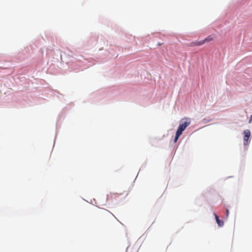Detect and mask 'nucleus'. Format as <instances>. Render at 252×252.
Listing matches in <instances>:
<instances>
[{
	"label": "nucleus",
	"mask_w": 252,
	"mask_h": 252,
	"mask_svg": "<svg viewBox=\"0 0 252 252\" xmlns=\"http://www.w3.org/2000/svg\"><path fill=\"white\" fill-rule=\"evenodd\" d=\"M229 214V211L228 210H226V217H227Z\"/></svg>",
	"instance_id": "1a4fd4ad"
},
{
	"label": "nucleus",
	"mask_w": 252,
	"mask_h": 252,
	"mask_svg": "<svg viewBox=\"0 0 252 252\" xmlns=\"http://www.w3.org/2000/svg\"><path fill=\"white\" fill-rule=\"evenodd\" d=\"M119 195L118 193H110L107 195V200L112 201L114 199H116Z\"/></svg>",
	"instance_id": "7ed1b4c3"
},
{
	"label": "nucleus",
	"mask_w": 252,
	"mask_h": 252,
	"mask_svg": "<svg viewBox=\"0 0 252 252\" xmlns=\"http://www.w3.org/2000/svg\"><path fill=\"white\" fill-rule=\"evenodd\" d=\"M110 212L107 210L101 209L98 211L97 214L99 215H103L106 214H109Z\"/></svg>",
	"instance_id": "39448f33"
},
{
	"label": "nucleus",
	"mask_w": 252,
	"mask_h": 252,
	"mask_svg": "<svg viewBox=\"0 0 252 252\" xmlns=\"http://www.w3.org/2000/svg\"><path fill=\"white\" fill-rule=\"evenodd\" d=\"M205 43L204 39L199 41H195L191 42L189 44L190 46H200L204 44Z\"/></svg>",
	"instance_id": "20e7f679"
},
{
	"label": "nucleus",
	"mask_w": 252,
	"mask_h": 252,
	"mask_svg": "<svg viewBox=\"0 0 252 252\" xmlns=\"http://www.w3.org/2000/svg\"><path fill=\"white\" fill-rule=\"evenodd\" d=\"M190 123L191 121L190 119L187 118H184L180 121L179 126L176 132V135L174 139L175 142L177 141L179 137L182 134L183 131L185 130V129L190 124Z\"/></svg>",
	"instance_id": "f257e3e1"
},
{
	"label": "nucleus",
	"mask_w": 252,
	"mask_h": 252,
	"mask_svg": "<svg viewBox=\"0 0 252 252\" xmlns=\"http://www.w3.org/2000/svg\"><path fill=\"white\" fill-rule=\"evenodd\" d=\"M214 38L213 36V35H209L204 39V41L205 42H210V41H213L214 40Z\"/></svg>",
	"instance_id": "0eeeda50"
},
{
	"label": "nucleus",
	"mask_w": 252,
	"mask_h": 252,
	"mask_svg": "<svg viewBox=\"0 0 252 252\" xmlns=\"http://www.w3.org/2000/svg\"><path fill=\"white\" fill-rule=\"evenodd\" d=\"M215 218H216V221H217V223L218 224V225L220 226H222L223 225V221L220 220L219 219V217L216 214H215Z\"/></svg>",
	"instance_id": "423d86ee"
},
{
	"label": "nucleus",
	"mask_w": 252,
	"mask_h": 252,
	"mask_svg": "<svg viewBox=\"0 0 252 252\" xmlns=\"http://www.w3.org/2000/svg\"><path fill=\"white\" fill-rule=\"evenodd\" d=\"M244 144L247 145L248 144V139L251 136V132L249 129H246L244 131Z\"/></svg>",
	"instance_id": "f03ea898"
},
{
	"label": "nucleus",
	"mask_w": 252,
	"mask_h": 252,
	"mask_svg": "<svg viewBox=\"0 0 252 252\" xmlns=\"http://www.w3.org/2000/svg\"><path fill=\"white\" fill-rule=\"evenodd\" d=\"M252 122V115L251 116L249 123H251Z\"/></svg>",
	"instance_id": "6e6552de"
}]
</instances>
